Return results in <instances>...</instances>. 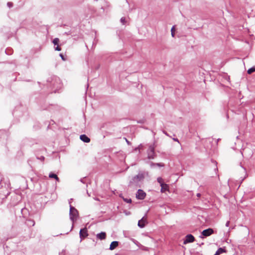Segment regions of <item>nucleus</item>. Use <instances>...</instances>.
<instances>
[{"instance_id":"20","label":"nucleus","mask_w":255,"mask_h":255,"mask_svg":"<svg viewBox=\"0 0 255 255\" xmlns=\"http://www.w3.org/2000/svg\"><path fill=\"white\" fill-rule=\"evenodd\" d=\"M120 21H121V23H122L123 24H125L126 23V19L124 17H123L121 18Z\"/></svg>"},{"instance_id":"2","label":"nucleus","mask_w":255,"mask_h":255,"mask_svg":"<svg viewBox=\"0 0 255 255\" xmlns=\"http://www.w3.org/2000/svg\"><path fill=\"white\" fill-rule=\"evenodd\" d=\"M69 216L70 219L72 222L73 224L76 221L78 217V212L76 209H75L74 207L70 205V212H69ZM73 228V224H72V226L71 229V231L72 230Z\"/></svg>"},{"instance_id":"25","label":"nucleus","mask_w":255,"mask_h":255,"mask_svg":"<svg viewBox=\"0 0 255 255\" xmlns=\"http://www.w3.org/2000/svg\"><path fill=\"white\" fill-rule=\"evenodd\" d=\"M60 56L61 57L62 59L63 60H65V58H64V56L62 54H60Z\"/></svg>"},{"instance_id":"9","label":"nucleus","mask_w":255,"mask_h":255,"mask_svg":"<svg viewBox=\"0 0 255 255\" xmlns=\"http://www.w3.org/2000/svg\"><path fill=\"white\" fill-rule=\"evenodd\" d=\"M96 237H97V238L99 240H104L106 239V234L105 232H101L100 233L97 234L96 235Z\"/></svg>"},{"instance_id":"26","label":"nucleus","mask_w":255,"mask_h":255,"mask_svg":"<svg viewBox=\"0 0 255 255\" xmlns=\"http://www.w3.org/2000/svg\"><path fill=\"white\" fill-rule=\"evenodd\" d=\"M229 225H230V221H227L226 223V227H229Z\"/></svg>"},{"instance_id":"33","label":"nucleus","mask_w":255,"mask_h":255,"mask_svg":"<svg viewBox=\"0 0 255 255\" xmlns=\"http://www.w3.org/2000/svg\"><path fill=\"white\" fill-rule=\"evenodd\" d=\"M126 141L127 142V143H128V144H129V141H128V140H126Z\"/></svg>"},{"instance_id":"16","label":"nucleus","mask_w":255,"mask_h":255,"mask_svg":"<svg viewBox=\"0 0 255 255\" xmlns=\"http://www.w3.org/2000/svg\"><path fill=\"white\" fill-rule=\"evenodd\" d=\"M255 72V67H253L248 69L247 72L249 74H251L252 73Z\"/></svg>"},{"instance_id":"19","label":"nucleus","mask_w":255,"mask_h":255,"mask_svg":"<svg viewBox=\"0 0 255 255\" xmlns=\"http://www.w3.org/2000/svg\"><path fill=\"white\" fill-rule=\"evenodd\" d=\"M157 182L160 184L161 186V184H164L163 180L161 177H158L157 179Z\"/></svg>"},{"instance_id":"32","label":"nucleus","mask_w":255,"mask_h":255,"mask_svg":"<svg viewBox=\"0 0 255 255\" xmlns=\"http://www.w3.org/2000/svg\"><path fill=\"white\" fill-rule=\"evenodd\" d=\"M137 149H138V150H139V147H137V148H135V150H137Z\"/></svg>"},{"instance_id":"14","label":"nucleus","mask_w":255,"mask_h":255,"mask_svg":"<svg viewBox=\"0 0 255 255\" xmlns=\"http://www.w3.org/2000/svg\"><path fill=\"white\" fill-rule=\"evenodd\" d=\"M49 177L50 178H54L56 180V181H59V179L58 177V176H57V175H56L55 174H54L53 173L51 172L49 173Z\"/></svg>"},{"instance_id":"23","label":"nucleus","mask_w":255,"mask_h":255,"mask_svg":"<svg viewBox=\"0 0 255 255\" xmlns=\"http://www.w3.org/2000/svg\"><path fill=\"white\" fill-rule=\"evenodd\" d=\"M55 50L59 51L61 49V48L58 45H57L56 47H55Z\"/></svg>"},{"instance_id":"7","label":"nucleus","mask_w":255,"mask_h":255,"mask_svg":"<svg viewBox=\"0 0 255 255\" xmlns=\"http://www.w3.org/2000/svg\"><path fill=\"white\" fill-rule=\"evenodd\" d=\"M213 233V230L211 228H209L208 229L204 230L203 231L202 233V236L205 237H208L210 236Z\"/></svg>"},{"instance_id":"22","label":"nucleus","mask_w":255,"mask_h":255,"mask_svg":"<svg viewBox=\"0 0 255 255\" xmlns=\"http://www.w3.org/2000/svg\"><path fill=\"white\" fill-rule=\"evenodd\" d=\"M124 200L127 203H130L131 202V200L130 199H124Z\"/></svg>"},{"instance_id":"17","label":"nucleus","mask_w":255,"mask_h":255,"mask_svg":"<svg viewBox=\"0 0 255 255\" xmlns=\"http://www.w3.org/2000/svg\"><path fill=\"white\" fill-rule=\"evenodd\" d=\"M174 31H175V26H173L171 29V34L172 37H174L175 36Z\"/></svg>"},{"instance_id":"29","label":"nucleus","mask_w":255,"mask_h":255,"mask_svg":"<svg viewBox=\"0 0 255 255\" xmlns=\"http://www.w3.org/2000/svg\"><path fill=\"white\" fill-rule=\"evenodd\" d=\"M173 139H174V141H177V142H179V140H178V139L177 138H174Z\"/></svg>"},{"instance_id":"18","label":"nucleus","mask_w":255,"mask_h":255,"mask_svg":"<svg viewBox=\"0 0 255 255\" xmlns=\"http://www.w3.org/2000/svg\"><path fill=\"white\" fill-rule=\"evenodd\" d=\"M59 40L58 38H55L53 40V43L54 44V45H58L59 43Z\"/></svg>"},{"instance_id":"5","label":"nucleus","mask_w":255,"mask_h":255,"mask_svg":"<svg viewBox=\"0 0 255 255\" xmlns=\"http://www.w3.org/2000/svg\"><path fill=\"white\" fill-rule=\"evenodd\" d=\"M194 241V237L191 234L187 235L184 240V244H187L188 243H192Z\"/></svg>"},{"instance_id":"6","label":"nucleus","mask_w":255,"mask_h":255,"mask_svg":"<svg viewBox=\"0 0 255 255\" xmlns=\"http://www.w3.org/2000/svg\"><path fill=\"white\" fill-rule=\"evenodd\" d=\"M88 231L87 228H85L81 229L80 231L79 235L81 239L86 237L88 236Z\"/></svg>"},{"instance_id":"11","label":"nucleus","mask_w":255,"mask_h":255,"mask_svg":"<svg viewBox=\"0 0 255 255\" xmlns=\"http://www.w3.org/2000/svg\"><path fill=\"white\" fill-rule=\"evenodd\" d=\"M160 186L161 192L162 193L165 192L166 191H168L169 190V186L167 184H161Z\"/></svg>"},{"instance_id":"24","label":"nucleus","mask_w":255,"mask_h":255,"mask_svg":"<svg viewBox=\"0 0 255 255\" xmlns=\"http://www.w3.org/2000/svg\"><path fill=\"white\" fill-rule=\"evenodd\" d=\"M7 5L9 8H10L12 6V3L10 2H7Z\"/></svg>"},{"instance_id":"13","label":"nucleus","mask_w":255,"mask_h":255,"mask_svg":"<svg viewBox=\"0 0 255 255\" xmlns=\"http://www.w3.org/2000/svg\"><path fill=\"white\" fill-rule=\"evenodd\" d=\"M226 252V250L225 249L222 248H220L218 249V250L216 251L215 254L214 255H219L223 253Z\"/></svg>"},{"instance_id":"15","label":"nucleus","mask_w":255,"mask_h":255,"mask_svg":"<svg viewBox=\"0 0 255 255\" xmlns=\"http://www.w3.org/2000/svg\"><path fill=\"white\" fill-rule=\"evenodd\" d=\"M155 166H157L158 167H163L164 166V164L161 163H154L153 162L150 163V167H153Z\"/></svg>"},{"instance_id":"27","label":"nucleus","mask_w":255,"mask_h":255,"mask_svg":"<svg viewBox=\"0 0 255 255\" xmlns=\"http://www.w3.org/2000/svg\"><path fill=\"white\" fill-rule=\"evenodd\" d=\"M197 196L198 197H200L201 196V194H200V193H197Z\"/></svg>"},{"instance_id":"28","label":"nucleus","mask_w":255,"mask_h":255,"mask_svg":"<svg viewBox=\"0 0 255 255\" xmlns=\"http://www.w3.org/2000/svg\"><path fill=\"white\" fill-rule=\"evenodd\" d=\"M40 159L41 160H43L44 159V157L43 156H41Z\"/></svg>"},{"instance_id":"21","label":"nucleus","mask_w":255,"mask_h":255,"mask_svg":"<svg viewBox=\"0 0 255 255\" xmlns=\"http://www.w3.org/2000/svg\"><path fill=\"white\" fill-rule=\"evenodd\" d=\"M28 222H29V224L28 223L29 225L33 226L35 224V223L33 220H29Z\"/></svg>"},{"instance_id":"1","label":"nucleus","mask_w":255,"mask_h":255,"mask_svg":"<svg viewBox=\"0 0 255 255\" xmlns=\"http://www.w3.org/2000/svg\"><path fill=\"white\" fill-rule=\"evenodd\" d=\"M145 172H139L137 175L135 176L130 181V184L134 186H137L140 182L142 181L145 177Z\"/></svg>"},{"instance_id":"8","label":"nucleus","mask_w":255,"mask_h":255,"mask_svg":"<svg viewBox=\"0 0 255 255\" xmlns=\"http://www.w3.org/2000/svg\"><path fill=\"white\" fill-rule=\"evenodd\" d=\"M146 223L145 217H143L141 219L138 221V226L140 228H142L145 226V224Z\"/></svg>"},{"instance_id":"12","label":"nucleus","mask_w":255,"mask_h":255,"mask_svg":"<svg viewBox=\"0 0 255 255\" xmlns=\"http://www.w3.org/2000/svg\"><path fill=\"white\" fill-rule=\"evenodd\" d=\"M119 245V242L118 241H113L111 243L110 246V250H113L116 248Z\"/></svg>"},{"instance_id":"10","label":"nucleus","mask_w":255,"mask_h":255,"mask_svg":"<svg viewBox=\"0 0 255 255\" xmlns=\"http://www.w3.org/2000/svg\"><path fill=\"white\" fill-rule=\"evenodd\" d=\"M80 139L84 142L88 143L90 141V139L85 134H82L80 136Z\"/></svg>"},{"instance_id":"4","label":"nucleus","mask_w":255,"mask_h":255,"mask_svg":"<svg viewBox=\"0 0 255 255\" xmlns=\"http://www.w3.org/2000/svg\"><path fill=\"white\" fill-rule=\"evenodd\" d=\"M146 196V193L141 189H138L136 194V197L139 200L143 199Z\"/></svg>"},{"instance_id":"30","label":"nucleus","mask_w":255,"mask_h":255,"mask_svg":"<svg viewBox=\"0 0 255 255\" xmlns=\"http://www.w3.org/2000/svg\"><path fill=\"white\" fill-rule=\"evenodd\" d=\"M81 182H82L83 183H84V179H81L80 180Z\"/></svg>"},{"instance_id":"3","label":"nucleus","mask_w":255,"mask_h":255,"mask_svg":"<svg viewBox=\"0 0 255 255\" xmlns=\"http://www.w3.org/2000/svg\"><path fill=\"white\" fill-rule=\"evenodd\" d=\"M155 145L154 143L150 144L148 145V148L147 150L146 153L147 155V158L148 159H153L156 157V154L155 152Z\"/></svg>"},{"instance_id":"31","label":"nucleus","mask_w":255,"mask_h":255,"mask_svg":"<svg viewBox=\"0 0 255 255\" xmlns=\"http://www.w3.org/2000/svg\"><path fill=\"white\" fill-rule=\"evenodd\" d=\"M143 250H145V251H147V248H144L143 249Z\"/></svg>"}]
</instances>
